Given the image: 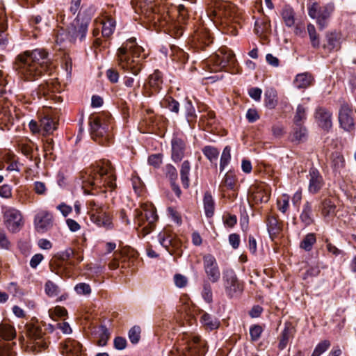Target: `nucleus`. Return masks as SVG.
I'll list each match as a JSON object with an SVG mask.
<instances>
[{
	"instance_id": "nucleus-1",
	"label": "nucleus",
	"mask_w": 356,
	"mask_h": 356,
	"mask_svg": "<svg viewBox=\"0 0 356 356\" xmlns=\"http://www.w3.org/2000/svg\"><path fill=\"white\" fill-rule=\"evenodd\" d=\"M140 13L145 15L147 20L154 26L165 29V31L177 38L183 34L184 29L182 24L188 19V11L184 5L178 6L177 19L175 21L169 12L162 11L160 8H156L151 1L148 3L140 0L138 4Z\"/></svg>"
},
{
	"instance_id": "nucleus-2",
	"label": "nucleus",
	"mask_w": 356,
	"mask_h": 356,
	"mask_svg": "<svg viewBox=\"0 0 356 356\" xmlns=\"http://www.w3.org/2000/svg\"><path fill=\"white\" fill-rule=\"evenodd\" d=\"M14 67L22 80L34 81L50 70L51 63L44 49H36L17 56Z\"/></svg>"
},
{
	"instance_id": "nucleus-3",
	"label": "nucleus",
	"mask_w": 356,
	"mask_h": 356,
	"mask_svg": "<svg viewBox=\"0 0 356 356\" xmlns=\"http://www.w3.org/2000/svg\"><path fill=\"white\" fill-rule=\"evenodd\" d=\"M206 12L208 17L214 24H220L226 33L238 34L241 16L234 4L226 1L211 0Z\"/></svg>"
},
{
	"instance_id": "nucleus-4",
	"label": "nucleus",
	"mask_w": 356,
	"mask_h": 356,
	"mask_svg": "<svg viewBox=\"0 0 356 356\" xmlns=\"http://www.w3.org/2000/svg\"><path fill=\"white\" fill-rule=\"evenodd\" d=\"M116 175L115 168L111 162L102 159L93 165L86 175L83 176V188L84 193L90 194L87 188L109 189L113 191L116 187Z\"/></svg>"
},
{
	"instance_id": "nucleus-5",
	"label": "nucleus",
	"mask_w": 356,
	"mask_h": 356,
	"mask_svg": "<svg viewBox=\"0 0 356 356\" xmlns=\"http://www.w3.org/2000/svg\"><path fill=\"white\" fill-rule=\"evenodd\" d=\"M146 56L142 47L138 45L135 38H130L117 50L118 65L124 72L137 76L143 68Z\"/></svg>"
},
{
	"instance_id": "nucleus-6",
	"label": "nucleus",
	"mask_w": 356,
	"mask_h": 356,
	"mask_svg": "<svg viewBox=\"0 0 356 356\" xmlns=\"http://www.w3.org/2000/svg\"><path fill=\"white\" fill-rule=\"evenodd\" d=\"M94 13L95 8L90 6L82 14H79L66 28L61 27L56 34V42L61 44L65 40H69L70 42H75L76 40H83L86 37L89 22Z\"/></svg>"
},
{
	"instance_id": "nucleus-7",
	"label": "nucleus",
	"mask_w": 356,
	"mask_h": 356,
	"mask_svg": "<svg viewBox=\"0 0 356 356\" xmlns=\"http://www.w3.org/2000/svg\"><path fill=\"white\" fill-rule=\"evenodd\" d=\"M204 66L210 72H218L227 67L232 74L239 72L235 55L233 51L224 47L220 48L214 54L204 61Z\"/></svg>"
},
{
	"instance_id": "nucleus-8",
	"label": "nucleus",
	"mask_w": 356,
	"mask_h": 356,
	"mask_svg": "<svg viewBox=\"0 0 356 356\" xmlns=\"http://www.w3.org/2000/svg\"><path fill=\"white\" fill-rule=\"evenodd\" d=\"M158 219L156 209L152 206H144L141 210H136V223L139 236L145 237L155 227Z\"/></svg>"
},
{
	"instance_id": "nucleus-9",
	"label": "nucleus",
	"mask_w": 356,
	"mask_h": 356,
	"mask_svg": "<svg viewBox=\"0 0 356 356\" xmlns=\"http://www.w3.org/2000/svg\"><path fill=\"white\" fill-rule=\"evenodd\" d=\"M108 207L94 200L88 202V215L90 220L99 227L112 229L113 224L111 216L106 211Z\"/></svg>"
},
{
	"instance_id": "nucleus-10",
	"label": "nucleus",
	"mask_w": 356,
	"mask_h": 356,
	"mask_svg": "<svg viewBox=\"0 0 356 356\" xmlns=\"http://www.w3.org/2000/svg\"><path fill=\"white\" fill-rule=\"evenodd\" d=\"M24 332L28 339L27 347L30 350L39 353L47 348L49 342L38 325L27 323L24 327Z\"/></svg>"
},
{
	"instance_id": "nucleus-11",
	"label": "nucleus",
	"mask_w": 356,
	"mask_h": 356,
	"mask_svg": "<svg viewBox=\"0 0 356 356\" xmlns=\"http://www.w3.org/2000/svg\"><path fill=\"white\" fill-rule=\"evenodd\" d=\"M111 117L105 113L92 115L89 118L92 138L95 140L108 139L111 129Z\"/></svg>"
},
{
	"instance_id": "nucleus-12",
	"label": "nucleus",
	"mask_w": 356,
	"mask_h": 356,
	"mask_svg": "<svg viewBox=\"0 0 356 356\" xmlns=\"http://www.w3.org/2000/svg\"><path fill=\"white\" fill-rule=\"evenodd\" d=\"M177 350L182 356H202L204 352L200 337L188 334H183L181 343L179 345Z\"/></svg>"
},
{
	"instance_id": "nucleus-13",
	"label": "nucleus",
	"mask_w": 356,
	"mask_h": 356,
	"mask_svg": "<svg viewBox=\"0 0 356 356\" xmlns=\"http://www.w3.org/2000/svg\"><path fill=\"white\" fill-rule=\"evenodd\" d=\"M334 10L333 3L327 4L320 7L317 3H314L309 8L308 13L310 17L316 19L321 30L324 29L327 24V19Z\"/></svg>"
},
{
	"instance_id": "nucleus-14",
	"label": "nucleus",
	"mask_w": 356,
	"mask_h": 356,
	"mask_svg": "<svg viewBox=\"0 0 356 356\" xmlns=\"http://www.w3.org/2000/svg\"><path fill=\"white\" fill-rule=\"evenodd\" d=\"M222 282L226 294L230 298L240 294L243 290V284L239 282L232 269H226L223 271Z\"/></svg>"
},
{
	"instance_id": "nucleus-15",
	"label": "nucleus",
	"mask_w": 356,
	"mask_h": 356,
	"mask_svg": "<svg viewBox=\"0 0 356 356\" xmlns=\"http://www.w3.org/2000/svg\"><path fill=\"white\" fill-rule=\"evenodd\" d=\"M3 223L7 229L12 232H18L24 226L22 213L15 208H6L3 215Z\"/></svg>"
},
{
	"instance_id": "nucleus-16",
	"label": "nucleus",
	"mask_w": 356,
	"mask_h": 356,
	"mask_svg": "<svg viewBox=\"0 0 356 356\" xmlns=\"http://www.w3.org/2000/svg\"><path fill=\"white\" fill-rule=\"evenodd\" d=\"M342 36L340 32L328 31L321 42V47L326 54L337 51L341 49Z\"/></svg>"
},
{
	"instance_id": "nucleus-17",
	"label": "nucleus",
	"mask_w": 356,
	"mask_h": 356,
	"mask_svg": "<svg viewBox=\"0 0 356 356\" xmlns=\"http://www.w3.org/2000/svg\"><path fill=\"white\" fill-rule=\"evenodd\" d=\"M203 266L209 281L216 283L220 280V269L216 258L212 254H207L203 257Z\"/></svg>"
},
{
	"instance_id": "nucleus-18",
	"label": "nucleus",
	"mask_w": 356,
	"mask_h": 356,
	"mask_svg": "<svg viewBox=\"0 0 356 356\" xmlns=\"http://www.w3.org/2000/svg\"><path fill=\"white\" fill-rule=\"evenodd\" d=\"M339 122L341 127L346 131L355 129V113L347 104L341 105L339 109Z\"/></svg>"
},
{
	"instance_id": "nucleus-19",
	"label": "nucleus",
	"mask_w": 356,
	"mask_h": 356,
	"mask_svg": "<svg viewBox=\"0 0 356 356\" xmlns=\"http://www.w3.org/2000/svg\"><path fill=\"white\" fill-rule=\"evenodd\" d=\"M34 225L37 232L44 233L54 225V216L47 211H40L34 218Z\"/></svg>"
},
{
	"instance_id": "nucleus-20",
	"label": "nucleus",
	"mask_w": 356,
	"mask_h": 356,
	"mask_svg": "<svg viewBox=\"0 0 356 356\" xmlns=\"http://www.w3.org/2000/svg\"><path fill=\"white\" fill-rule=\"evenodd\" d=\"M163 79L162 73L156 70L148 77L147 83H145L144 88L148 96L159 93L163 88Z\"/></svg>"
},
{
	"instance_id": "nucleus-21",
	"label": "nucleus",
	"mask_w": 356,
	"mask_h": 356,
	"mask_svg": "<svg viewBox=\"0 0 356 356\" xmlns=\"http://www.w3.org/2000/svg\"><path fill=\"white\" fill-rule=\"evenodd\" d=\"M58 86L54 82H46L41 83L35 90V95L38 99L44 97L45 99L60 100V97H58L55 93L58 91Z\"/></svg>"
},
{
	"instance_id": "nucleus-22",
	"label": "nucleus",
	"mask_w": 356,
	"mask_h": 356,
	"mask_svg": "<svg viewBox=\"0 0 356 356\" xmlns=\"http://www.w3.org/2000/svg\"><path fill=\"white\" fill-rule=\"evenodd\" d=\"M238 179L234 173L232 172H227L224 179H222L220 187L221 191L223 193H225V190H229L232 191L231 194H229L227 196L228 197L233 200H234L238 195ZM226 195L224 194V196Z\"/></svg>"
},
{
	"instance_id": "nucleus-23",
	"label": "nucleus",
	"mask_w": 356,
	"mask_h": 356,
	"mask_svg": "<svg viewBox=\"0 0 356 356\" xmlns=\"http://www.w3.org/2000/svg\"><path fill=\"white\" fill-rule=\"evenodd\" d=\"M270 193L264 184H254L250 189V200L254 204L266 203L269 200Z\"/></svg>"
},
{
	"instance_id": "nucleus-24",
	"label": "nucleus",
	"mask_w": 356,
	"mask_h": 356,
	"mask_svg": "<svg viewBox=\"0 0 356 356\" xmlns=\"http://www.w3.org/2000/svg\"><path fill=\"white\" fill-rule=\"evenodd\" d=\"M193 42L200 49H204L213 42V38L209 31L204 26L197 29L193 35Z\"/></svg>"
},
{
	"instance_id": "nucleus-25",
	"label": "nucleus",
	"mask_w": 356,
	"mask_h": 356,
	"mask_svg": "<svg viewBox=\"0 0 356 356\" xmlns=\"http://www.w3.org/2000/svg\"><path fill=\"white\" fill-rule=\"evenodd\" d=\"M96 24L102 26V34L104 38H108L113 33L115 29V21L107 14H103L95 20Z\"/></svg>"
},
{
	"instance_id": "nucleus-26",
	"label": "nucleus",
	"mask_w": 356,
	"mask_h": 356,
	"mask_svg": "<svg viewBox=\"0 0 356 356\" xmlns=\"http://www.w3.org/2000/svg\"><path fill=\"white\" fill-rule=\"evenodd\" d=\"M323 179L319 172L314 168H311L309 172L308 191L310 193L316 194L323 186Z\"/></svg>"
},
{
	"instance_id": "nucleus-27",
	"label": "nucleus",
	"mask_w": 356,
	"mask_h": 356,
	"mask_svg": "<svg viewBox=\"0 0 356 356\" xmlns=\"http://www.w3.org/2000/svg\"><path fill=\"white\" fill-rule=\"evenodd\" d=\"M172 159L175 162L181 161L186 150V142L179 137H173L171 141Z\"/></svg>"
},
{
	"instance_id": "nucleus-28",
	"label": "nucleus",
	"mask_w": 356,
	"mask_h": 356,
	"mask_svg": "<svg viewBox=\"0 0 356 356\" xmlns=\"http://www.w3.org/2000/svg\"><path fill=\"white\" fill-rule=\"evenodd\" d=\"M266 226L269 236L272 240L277 237L282 230V222L273 214H268L266 217Z\"/></svg>"
},
{
	"instance_id": "nucleus-29",
	"label": "nucleus",
	"mask_w": 356,
	"mask_h": 356,
	"mask_svg": "<svg viewBox=\"0 0 356 356\" xmlns=\"http://www.w3.org/2000/svg\"><path fill=\"white\" fill-rule=\"evenodd\" d=\"M316 118L318 125L324 130L328 131L332 126V113L325 108H320L316 111Z\"/></svg>"
},
{
	"instance_id": "nucleus-30",
	"label": "nucleus",
	"mask_w": 356,
	"mask_h": 356,
	"mask_svg": "<svg viewBox=\"0 0 356 356\" xmlns=\"http://www.w3.org/2000/svg\"><path fill=\"white\" fill-rule=\"evenodd\" d=\"M58 120L49 115H45L40 120V127L43 134H52L57 129Z\"/></svg>"
},
{
	"instance_id": "nucleus-31",
	"label": "nucleus",
	"mask_w": 356,
	"mask_h": 356,
	"mask_svg": "<svg viewBox=\"0 0 356 356\" xmlns=\"http://www.w3.org/2000/svg\"><path fill=\"white\" fill-rule=\"evenodd\" d=\"M159 239L161 245L165 248L171 254H172L180 246L179 241L175 238H172L170 236H167L165 237V233H160L159 235Z\"/></svg>"
},
{
	"instance_id": "nucleus-32",
	"label": "nucleus",
	"mask_w": 356,
	"mask_h": 356,
	"mask_svg": "<svg viewBox=\"0 0 356 356\" xmlns=\"http://www.w3.org/2000/svg\"><path fill=\"white\" fill-rule=\"evenodd\" d=\"M81 350V344L72 339H67L63 345V351L72 356H79Z\"/></svg>"
},
{
	"instance_id": "nucleus-33",
	"label": "nucleus",
	"mask_w": 356,
	"mask_h": 356,
	"mask_svg": "<svg viewBox=\"0 0 356 356\" xmlns=\"http://www.w3.org/2000/svg\"><path fill=\"white\" fill-rule=\"evenodd\" d=\"M300 219L305 225H309L314 222L312 202L306 201L304 203Z\"/></svg>"
},
{
	"instance_id": "nucleus-34",
	"label": "nucleus",
	"mask_w": 356,
	"mask_h": 356,
	"mask_svg": "<svg viewBox=\"0 0 356 356\" xmlns=\"http://www.w3.org/2000/svg\"><path fill=\"white\" fill-rule=\"evenodd\" d=\"M307 138V130L302 124H294L291 135L292 142L300 143L305 141Z\"/></svg>"
},
{
	"instance_id": "nucleus-35",
	"label": "nucleus",
	"mask_w": 356,
	"mask_h": 356,
	"mask_svg": "<svg viewBox=\"0 0 356 356\" xmlns=\"http://www.w3.org/2000/svg\"><path fill=\"white\" fill-rule=\"evenodd\" d=\"M200 321L205 329L209 330L217 329L220 325V322L216 318L204 312L200 317Z\"/></svg>"
},
{
	"instance_id": "nucleus-36",
	"label": "nucleus",
	"mask_w": 356,
	"mask_h": 356,
	"mask_svg": "<svg viewBox=\"0 0 356 356\" xmlns=\"http://www.w3.org/2000/svg\"><path fill=\"white\" fill-rule=\"evenodd\" d=\"M313 80L312 76L307 72L299 74L294 80V85L298 88H306L312 85Z\"/></svg>"
},
{
	"instance_id": "nucleus-37",
	"label": "nucleus",
	"mask_w": 356,
	"mask_h": 356,
	"mask_svg": "<svg viewBox=\"0 0 356 356\" xmlns=\"http://www.w3.org/2000/svg\"><path fill=\"white\" fill-rule=\"evenodd\" d=\"M203 204L206 216L208 218L212 217L215 211V202L211 193L207 191L204 193Z\"/></svg>"
},
{
	"instance_id": "nucleus-38",
	"label": "nucleus",
	"mask_w": 356,
	"mask_h": 356,
	"mask_svg": "<svg viewBox=\"0 0 356 356\" xmlns=\"http://www.w3.org/2000/svg\"><path fill=\"white\" fill-rule=\"evenodd\" d=\"M293 337V328L290 326H286L280 337L278 344L279 349L284 350L286 347L290 339H291Z\"/></svg>"
},
{
	"instance_id": "nucleus-39",
	"label": "nucleus",
	"mask_w": 356,
	"mask_h": 356,
	"mask_svg": "<svg viewBox=\"0 0 356 356\" xmlns=\"http://www.w3.org/2000/svg\"><path fill=\"white\" fill-rule=\"evenodd\" d=\"M324 217L333 216L336 213V205L330 199H325L320 207Z\"/></svg>"
},
{
	"instance_id": "nucleus-40",
	"label": "nucleus",
	"mask_w": 356,
	"mask_h": 356,
	"mask_svg": "<svg viewBox=\"0 0 356 356\" xmlns=\"http://www.w3.org/2000/svg\"><path fill=\"white\" fill-rule=\"evenodd\" d=\"M254 32L257 35L261 36L270 32V22L265 19H260L255 21Z\"/></svg>"
},
{
	"instance_id": "nucleus-41",
	"label": "nucleus",
	"mask_w": 356,
	"mask_h": 356,
	"mask_svg": "<svg viewBox=\"0 0 356 356\" xmlns=\"http://www.w3.org/2000/svg\"><path fill=\"white\" fill-rule=\"evenodd\" d=\"M191 170V163L188 160L184 161L181 166L180 175L183 186L188 188L190 186L189 172Z\"/></svg>"
},
{
	"instance_id": "nucleus-42",
	"label": "nucleus",
	"mask_w": 356,
	"mask_h": 356,
	"mask_svg": "<svg viewBox=\"0 0 356 356\" xmlns=\"http://www.w3.org/2000/svg\"><path fill=\"white\" fill-rule=\"evenodd\" d=\"M0 337L5 340H12L16 337V331L13 326L6 324H0Z\"/></svg>"
},
{
	"instance_id": "nucleus-43",
	"label": "nucleus",
	"mask_w": 356,
	"mask_h": 356,
	"mask_svg": "<svg viewBox=\"0 0 356 356\" xmlns=\"http://www.w3.org/2000/svg\"><path fill=\"white\" fill-rule=\"evenodd\" d=\"M123 83L127 88L131 90L129 92V96L136 97L137 96V90L140 88L139 82H136L135 79L133 77L125 76L124 77Z\"/></svg>"
},
{
	"instance_id": "nucleus-44",
	"label": "nucleus",
	"mask_w": 356,
	"mask_h": 356,
	"mask_svg": "<svg viewBox=\"0 0 356 356\" xmlns=\"http://www.w3.org/2000/svg\"><path fill=\"white\" fill-rule=\"evenodd\" d=\"M307 29L312 47L319 48L321 42H320L319 35L317 33L315 26L312 24H309Z\"/></svg>"
},
{
	"instance_id": "nucleus-45",
	"label": "nucleus",
	"mask_w": 356,
	"mask_h": 356,
	"mask_svg": "<svg viewBox=\"0 0 356 356\" xmlns=\"http://www.w3.org/2000/svg\"><path fill=\"white\" fill-rule=\"evenodd\" d=\"M202 153L210 161L211 163H216L219 151L213 146L207 145L202 148Z\"/></svg>"
},
{
	"instance_id": "nucleus-46",
	"label": "nucleus",
	"mask_w": 356,
	"mask_h": 356,
	"mask_svg": "<svg viewBox=\"0 0 356 356\" xmlns=\"http://www.w3.org/2000/svg\"><path fill=\"white\" fill-rule=\"evenodd\" d=\"M282 16L287 26L291 27L294 25V12L291 8L288 6L284 7L282 12Z\"/></svg>"
},
{
	"instance_id": "nucleus-47",
	"label": "nucleus",
	"mask_w": 356,
	"mask_h": 356,
	"mask_svg": "<svg viewBox=\"0 0 356 356\" xmlns=\"http://www.w3.org/2000/svg\"><path fill=\"white\" fill-rule=\"evenodd\" d=\"M170 56L172 60L180 62H185L188 58V56L182 49L174 45L170 47Z\"/></svg>"
},
{
	"instance_id": "nucleus-48",
	"label": "nucleus",
	"mask_w": 356,
	"mask_h": 356,
	"mask_svg": "<svg viewBox=\"0 0 356 356\" xmlns=\"http://www.w3.org/2000/svg\"><path fill=\"white\" fill-rule=\"evenodd\" d=\"M316 241V238L314 233L307 234L300 243V247L305 251H310Z\"/></svg>"
},
{
	"instance_id": "nucleus-49",
	"label": "nucleus",
	"mask_w": 356,
	"mask_h": 356,
	"mask_svg": "<svg viewBox=\"0 0 356 356\" xmlns=\"http://www.w3.org/2000/svg\"><path fill=\"white\" fill-rule=\"evenodd\" d=\"M306 108L302 105H298L293 118L294 124H302L306 120Z\"/></svg>"
},
{
	"instance_id": "nucleus-50",
	"label": "nucleus",
	"mask_w": 356,
	"mask_h": 356,
	"mask_svg": "<svg viewBox=\"0 0 356 356\" xmlns=\"http://www.w3.org/2000/svg\"><path fill=\"white\" fill-rule=\"evenodd\" d=\"M162 105L172 112L178 113L179 104L178 102L175 100L172 97H165L161 102Z\"/></svg>"
},
{
	"instance_id": "nucleus-51",
	"label": "nucleus",
	"mask_w": 356,
	"mask_h": 356,
	"mask_svg": "<svg viewBox=\"0 0 356 356\" xmlns=\"http://www.w3.org/2000/svg\"><path fill=\"white\" fill-rule=\"evenodd\" d=\"M48 313L49 317L53 320H56V318H61L67 315L66 309L60 306H56L54 308L49 309Z\"/></svg>"
},
{
	"instance_id": "nucleus-52",
	"label": "nucleus",
	"mask_w": 356,
	"mask_h": 356,
	"mask_svg": "<svg viewBox=\"0 0 356 356\" xmlns=\"http://www.w3.org/2000/svg\"><path fill=\"white\" fill-rule=\"evenodd\" d=\"M215 117L216 115L213 111H208L201 115L200 122L202 125L211 127L215 122Z\"/></svg>"
},
{
	"instance_id": "nucleus-53",
	"label": "nucleus",
	"mask_w": 356,
	"mask_h": 356,
	"mask_svg": "<svg viewBox=\"0 0 356 356\" xmlns=\"http://www.w3.org/2000/svg\"><path fill=\"white\" fill-rule=\"evenodd\" d=\"M202 296L207 302H211L213 300L212 290L210 283L205 280L202 285Z\"/></svg>"
},
{
	"instance_id": "nucleus-54",
	"label": "nucleus",
	"mask_w": 356,
	"mask_h": 356,
	"mask_svg": "<svg viewBox=\"0 0 356 356\" xmlns=\"http://www.w3.org/2000/svg\"><path fill=\"white\" fill-rule=\"evenodd\" d=\"M231 149L230 147L227 146L224 148L221 157H220V171H222L225 166L229 163L231 159Z\"/></svg>"
},
{
	"instance_id": "nucleus-55",
	"label": "nucleus",
	"mask_w": 356,
	"mask_h": 356,
	"mask_svg": "<svg viewBox=\"0 0 356 356\" xmlns=\"http://www.w3.org/2000/svg\"><path fill=\"white\" fill-rule=\"evenodd\" d=\"M133 188L137 195H140L145 188V185L138 175H133L131 177Z\"/></svg>"
},
{
	"instance_id": "nucleus-56",
	"label": "nucleus",
	"mask_w": 356,
	"mask_h": 356,
	"mask_svg": "<svg viewBox=\"0 0 356 356\" xmlns=\"http://www.w3.org/2000/svg\"><path fill=\"white\" fill-rule=\"evenodd\" d=\"M330 346V342L328 340H324L317 344L311 356H320L325 352Z\"/></svg>"
},
{
	"instance_id": "nucleus-57",
	"label": "nucleus",
	"mask_w": 356,
	"mask_h": 356,
	"mask_svg": "<svg viewBox=\"0 0 356 356\" xmlns=\"http://www.w3.org/2000/svg\"><path fill=\"white\" fill-rule=\"evenodd\" d=\"M141 329L139 326L135 325L132 327L128 333L129 339L130 341L136 344L137 343L140 338Z\"/></svg>"
},
{
	"instance_id": "nucleus-58",
	"label": "nucleus",
	"mask_w": 356,
	"mask_h": 356,
	"mask_svg": "<svg viewBox=\"0 0 356 356\" xmlns=\"http://www.w3.org/2000/svg\"><path fill=\"white\" fill-rule=\"evenodd\" d=\"M45 293L50 297L56 296L58 293V287L51 281H47L44 286Z\"/></svg>"
},
{
	"instance_id": "nucleus-59",
	"label": "nucleus",
	"mask_w": 356,
	"mask_h": 356,
	"mask_svg": "<svg viewBox=\"0 0 356 356\" xmlns=\"http://www.w3.org/2000/svg\"><path fill=\"white\" fill-rule=\"evenodd\" d=\"M277 208L279 211L284 213L289 207V197L287 195H283L277 201Z\"/></svg>"
},
{
	"instance_id": "nucleus-60",
	"label": "nucleus",
	"mask_w": 356,
	"mask_h": 356,
	"mask_svg": "<svg viewBox=\"0 0 356 356\" xmlns=\"http://www.w3.org/2000/svg\"><path fill=\"white\" fill-rule=\"evenodd\" d=\"M263 332V328L259 325H254L250 328V335L252 341H257Z\"/></svg>"
},
{
	"instance_id": "nucleus-61",
	"label": "nucleus",
	"mask_w": 356,
	"mask_h": 356,
	"mask_svg": "<svg viewBox=\"0 0 356 356\" xmlns=\"http://www.w3.org/2000/svg\"><path fill=\"white\" fill-rule=\"evenodd\" d=\"M74 290L79 295H89L91 293L90 286L83 282L76 284Z\"/></svg>"
},
{
	"instance_id": "nucleus-62",
	"label": "nucleus",
	"mask_w": 356,
	"mask_h": 356,
	"mask_svg": "<svg viewBox=\"0 0 356 356\" xmlns=\"http://www.w3.org/2000/svg\"><path fill=\"white\" fill-rule=\"evenodd\" d=\"M110 334L105 327H101V334L97 344L99 346H104L109 339Z\"/></svg>"
},
{
	"instance_id": "nucleus-63",
	"label": "nucleus",
	"mask_w": 356,
	"mask_h": 356,
	"mask_svg": "<svg viewBox=\"0 0 356 356\" xmlns=\"http://www.w3.org/2000/svg\"><path fill=\"white\" fill-rule=\"evenodd\" d=\"M108 79L111 83H117L119 80L120 74L118 71L115 68H110L106 72Z\"/></svg>"
},
{
	"instance_id": "nucleus-64",
	"label": "nucleus",
	"mask_w": 356,
	"mask_h": 356,
	"mask_svg": "<svg viewBox=\"0 0 356 356\" xmlns=\"http://www.w3.org/2000/svg\"><path fill=\"white\" fill-rule=\"evenodd\" d=\"M168 213L175 222H176L177 225L181 224V217L179 213L175 209L172 207H168Z\"/></svg>"
}]
</instances>
